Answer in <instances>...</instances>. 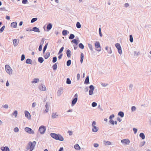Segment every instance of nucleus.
<instances>
[{"mask_svg":"<svg viewBox=\"0 0 151 151\" xmlns=\"http://www.w3.org/2000/svg\"><path fill=\"white\" fill-rule=\"evenodd\" d=\"M46 48H47V47H46V46H44V47L43 48V52H45V51L46 49Z\"/></svg>","mask_w":151,"mask_h":151,"instance_id":"60","label":"nucleus"},{"mask_svg":"<svg viewBox=\"0 0 151 151\" xmlns=\"http://www.w3.org/2000/svg\"><path fill=\"white\" fill-rule=\"evenodd\" d=\"M33 31H34L35 32H40V30L38 28H37L36 27H34L33 28L32 30Z\"/></svg>","mask_w":151,"mask_h":151,"instance_id":"18","label":"nucleus"},{"mask_svg":"<svg viewBox=\"0 0 151 151\" xmlns=\"http://www.w3.org/2000/svg\"><path fill=\"white\" fill-rule=\"evenodd\" d=\"M51 136L56 140H58L61 141L63 140V137L59 134H57L54 133H51L50 134Z\"/></svg>","mask_w":151,"mask_h":151,"instance_id":"1","label":"nucleus"},{"mask_svg":"<svg viewBox=\"0 0 151 151\" xmlns=\"http://www.w3.org/2000/svg\"><path fill=\"white\" fill-rule=\"evenodd\" d=\"M52 28V25L51 23H49L47 26V29L50 30Z\"/></svg>","mask_w":151,"mask_h":151,"instance_id":"20","label":"nucleus"},{"mask_svg":"<svg viewBox=\"0 0 151 151\" xmlns=\"http://www.w3.org/2000/svg\"><path fill=\"white\" fill-rule=\"evenodd\" d=\"M46 130V128L45 126H40L39 129V131L41 134H44Z\"/></svg>","mask_w":151,"mask_h":151,"instance_id":"4","label":"nucleus"},{"mask_svg":"<svg viewBox=\"0 0 151 151\" xmlns=\"http://www.w3.org/2000/svg\"><path fill=\"white\" fill-rule=\"evenodd\" d=\"M98 127L96 126L93 127L92 131L94 132H96L98 131Z\"/></svg>","mask_w":151,"mask_h":151,"instance_id":"19","label":"nucleus"},{"mask_svg":"<svg viewBox=\"0 0 151 151\" xmlns=\"http://www.w3.org/2000/svg\"><path fill=\"white\" fill-rule=\"evenodd\" d=\"M11 26L12 27L15 28L17 27V23L16 22H14L12 23L11 24Z\"/></svg>","mask_w":151,"mask_h":151,"instance_id":"15","label":"nucleus"},{"mask_svg":"<svg viewBox=\"0 0 151 151\" xmlns=\"http://www.w3.org/2000/svg\"><path fill=\"white\" fill-rule=\"evenodd\" d=\"M76 27L78 28H80L81 27V25L79 22H77L76 23Z\"/></svg>","mask_w":151,"mask_h":151,"instance_id":"30","label":"nucleus"},{"mask_svg":"<svg viewBox=\"0 0 151 151\" xmlns=\"http://www.w3.org/2000/svg\"><path fill=\"white\" fill-rule=\"evenodd\" d=\"M74 148L77 150H79L81 149L80 147L78 144H76L75 145Z\"/></svg>","mask_w":151,"mask_h":151,"instance_id":"17","label":"nucleus"},{"mask_svg":"<svg viewBox=\"0 0 151 151\" xmlns=\"http://www.w3.org/2000/svg\"><path fill=\"white\" fill-rule=\"evenodd\" d=\"M25 131L29 134H33L34 133L33 130L30 128L26 127L25 128Z\"/></svg>","mask_w":151,"mask_h":151,"instance_id":"7","label":"nucleus"},{"mask_svg":"<svg viewBox=\"0 0 151 151\" xmlns=\"http://www.w3.org/2000/svg\"><path fill=\"white\" fill-rule=\"evenodd\" d=\"M115 46L117 49L118 52L120 54H121L122 53V50L121 46L119 43H117L115 44Z\"/></svg>","mask_w":151,"mask_h":151,"instance_id":"6","label":"nucleus"},{"mask_svg":"<svg viewBox=\"0 0 151 151\" xmlns=\"http://www.w3.org/2000/svg\"><path fill=\"white\" fill-rule=\"evenodd\" d=\"M133 130L134 131L135 134H136L137 132V129L135 128H133Z\"/></svg>","mask_w":151,"mask_h":151,"instance_id":"52","label":"nucleus"},{"mask_svg":"<svg viewBox=\"0 0 151 151\" xmlns=\"http://www.w3.org/2000/svg\"><path fill=\"white\" fill-rule=\"evenodd\" d=\"M19 131V129L17 127L15 128L14 129V131L15 132H17Z\"/></svg>","mask_w":151,"mask_h":151,"instance_id":"47","label":"nucleus"},{"mask_svg":"<svg viewBox=\"0 0 151 151\" xmlns=\"http://www.w3.org/2000/svg\"><path fill=\"white\" fill-rule=\"evenodd\" d=\"M88 46L89 47V48L91 50H92V46L91 44H88Z\"/></svg>","mask_w":151,"mask_h":151,"instance_id":"50","label":"nucleus"},{"mask_svg":"<svg viewBox=\"0 0 151 151\" xmlns=\"http://www.w3.org/2000/svg\"><path fill=\"white\" fill-rule=\"evenodd\" d=\"M50 56V53L49 52H47L45 54V55L44 57L45 59H47Z\"/></svg>","mask_w":151,"mask_h":151,"instance_id":"23","label":"nucleus"},{"mask_svg":"<svg viewBox=\"0 0 151 151\" xmlns=\"http://www.w3.org/2000/svg\"><path fill=\"white\" fill-rule=\"evenodd\" d=\"M6 19L8 20H9L10 19V17L7 16H6Z\"/></svg>","mask_w":151,"mask_h":151,"instance_id":"64","label":"nucleus"},{"mask_svg":"<svg viewBox=\"0 0 151 151\" xmlns=\"http://www.w3.org/2000/svg\"><path fill=\"white\" fill-rule=\"evenodd\" d=\"M66 83L68 84H70L71 83V81L69 78H67L66 81Z\"/></svg>","mask_w":151,"mask_h":151,"instance_id":"36","label":"nucleus"},{"mask_svg":"<svg viewBox=\"0 0 151 151\" xmlns=\"http://www.w3.org/2000/svg\"><path fill=\"white\" fill-rule=\"evenodd\" d=\"M39 89L41 91H45L46 90V88L45 85H41L39 86Z\"/></svg>","mask_w":151,"mask_h":151,"instance_id":"12","label":"nucleus"},{"mask_svg":"<svg viewBox=\"0 0 151 151\" xmlns=\"http://www.w3.org/2000/svg\"><path fill=\"white\" fill-rule=\"evenodd\" d=\"M58 115H57V113H53L52 114V117L53 118H56L57 116Z\"/></svg>","mask_w":151,"mask_h":151,"instance_id":"35","label":"nucleus"},{"mask_svg":"<svg viewBox=\"0 0 151 151\" xmlns=\"http://www.w3.org/2000/svg\"><path fill=\"white\" fill-rule=\"evenodd\" d=\"M68 132L69 133L70 135H72V132L71 131H69Z\"/></svg>","mask_w":151,"mask_h":151,"instance_id":"63","label":"nucleus"},{"mask_svg":"<svg viewBox=\"0 0 151 151\" xmlns=\"http://www.w3.org/2000/svg\"><path fill=\"white\" fill-rule=\"evenodd\" d=\"M39 81V80L38 78H35L33 80L32 82V83H35L38 82Z\"/></svg>","mask_w":151,"mask_h":151,"instance_id":"25","label":"nucleus"},{"mask_svg":"<svg viewBox=\"0 0 151 151\" xmlns=\"http://www.w3.org/2000/svg\"><path fill=\"white\" fill-rule=\"evenodd\" d=\"M74 37H75V36L74 35H73V34H71L70 35L69 38L70 39L72 40V39H73L74 38Z\"/></svg>","mask_w":151,"mask_h":151,"instance_id":"33","label":"nucleus"},{"mask_svg":"<svg viewBox=\"0 0 151 151\" xmlns=\"http://www.w3.org/2000/svg\"><path fill=\"white\" fill-rule=\"evenodd\" d=\"M36 105V104L35 102H34L32 104V107H35V106Z\"/></svg>","mask_w":151,"mask_h":151,"instance_id":"59","label":"nucleus"},{"mask_svg":"<svg viewBox=\"0 0 151 151\" xmlns=\"http://www.w3.org/2000/svg\"><path fill=\"white\" fill-rule=\"evenodd\" d=\"M13 115H14L15 117H16L17 115V111H14L12 113Z\"/></svg>","mask_w":151,"mask_h":151,"instance_id":"34","label":"nucleus"},{"mask_svg":"<svg viewBox=\"0 0 151 151\" xmlns=\"http://www.w3.org/2000/svg\"><path fill=\"white\" fill-rule=\"evenodd\" d=\"M129 40L131 42H133V38L132 35H130L129 36Z\"/></svg>","mask_w":151,"mask_h":151,"instance_id":"40","label":"nucleus"},{"mask_svg":"<svg viewBox=\"0 0 151 151\" xmlns=\"http://www.w3.org/2000/svg\"><path fill=\"white\" fill-rule=\"evenodd\" d=\"M96 124V122L95 121H93L92 123V126L93 127L95 126V125Z\"/></svg>","mask_w":151,"mask_h":151,"instance_id":"56","label":"nucleus"},{"mask_svg":"<svg viewBox=\"0 0 151 151\" xmlns=\"http://www.w3.org/2000/svg\"><path fill=\"white\" fill-rule=\"evenodd\" d=\"M89 88V94L90 95H91L93 94V91L94 90V88L93 86L91 85L90 86Z\"/></svg>","mask_w":151,"mask_h":151,"instance_id":"8","label":"nucleus"},{"mask_svg":"<svg viewBox=\"0 0 151 151\" xmlns=\"http://www.w3.org/2000/svg\"><path fill=\"white\" fill-rule=\"evenodd\" d=\"M24 113L25 116L28 119H31V115L29 112L27 111H25Z\"/></svg>","mask_w":151,"mask_h":151,"instance_id":"10","label":"nucleus"},{"mask_svg":"<svg viewBox=\"0 0 151 151\" xmlns=\"http://www.w3.org/2000/svg\"><path fill=\"white\" fill-rule=\"evenodd\" d=\"M5 28V26H3L0 29V32H2L4 30Z\"/></svg>","mask_w":151,"mask_h":151,"instance_id":"44","label":"nucleus"},{"mask_svg":"<svg viewBox=\"0 0 151 151\" xmlns=\"http://www.w3.org/2000/svg\"><path fill=\"white\" fill-rule=\"evenodd\" d=\"M83 58H84L83 54L82 53L81 55V60H80V61H81V63H83Z\"/></svg>","mask_w":151,"mask_h":151,"instance_id":"22","label":"nucleus"},{"mask_svg":"<svg viewBox=\"0 0 151 151\" xmlns=\"http://www.w3.org/2000/svg\"><path fill=\"white\" fill-rule=\"evenodd\" d=\"M42 50V45H40L39 47V50L41 51Z\"/></svg>","mask_w":151,"mask_h":151,"instance_id":"55","label":"nucleus"},{"mask_svg":"<svg viewBox=\"0 0 151 151\" xmlns=\"http://www.w3.org/2000/svg\"><path fill=\"white\" fill-rule=\"evenodd\" d=\"M79 47L80 48L82 49H83L84 47L83 45L81 43L79 44Z\"/></svg>","mask_w":151,"mask_h":151,"instance_id":"38","label":"nucleus"},{"mask_svg":"<svg viewBox=\"0 0 151 151\" xmlns=\"http://www.w3.org/2000/svg\"><path fill=\"white\" fill-rule=\"evenodd\" d=\"M71 63V61L70 60H68L67 62V65L68 66H69L70 65Z\"/></svg>","mask_w":151,"mask_h":151,"instance_id":"37","label":"nucleus"},{"mask_svg":"<svg viewBox=\"0 0 151 151\" xmlns=\"http://www.w3.org/2000/svg\"><path fill=\"white\" fill-rule=\"evenodd\" d=\"M94 146L96 147H98L99 146V145L97 143L94 144Z\"/></svg>","mask_w":151,"mask_h":151,"instance_id":"57","label":"nucleus"},{"mask_svg":"<svg viewBox=\"0 0 151 151\" xmlns=\"http://www.w3.org/2000/svg\"><path fill=\"white\" fill-rule=\"evenodd\" d=\"M38 60L39 62L40 63H42L44 60L43 58L42 57H39L38 58Z\"/></svg>","mask_w":151,"mask_h":151,"instance_id":"29","label":"nucleus"},{"mask_svg":"<svg viewBox=\"0 0 151 151\" xmlns=\"http://www.w3.org/2000/svg\"><path fill=\"white\" fill-rule=\"evenodd\" d=\"M3 106L5 108H7L8 107V106L7 104Z\"/></svg>","mask_w":151,"mask_h":151,"instance_id":"62","label":"nucleus"},{"mask_svg":"<svg viewBox=\"0 0 151 151\" xmlns=\"http://www.w3.org/2000/svg\"><path fill=\"white\" fill-rule=\"evenodd\" d=\"M89 83V79L88 76H87L85 81V83L86 84H88Z\"/></svg>","mask_w":151,"mask_h":151,"instance_id":"27","label":"nucleus"},{"mask_svg":"<svg viewBox=\"0 0 151 151\" xmlns=\"http://www.w3.org/2000/svg\"><path fill=\"white\" fill-rule=\"evenodd\" d=\"M25 58V56L24 54L22 55L21 56V60L23 61V60Z\"/></svg>","mask_w":151,"mask_h":151,"instance_id":"49","label":"nucleus"},{"mask_svg":"<svg viewBox=\"0 0 151 151\" xmlns=\"http://www.w3.org/2000/svg\"><path fill=\"white\" fill-rule=\"evenodd\" d=\"M44 42V40L43 39H42L41 40L40 45H42Z\"/></svg>","mask_w":151,"mask_h":151,"instance_id":"45","label":"nucleus"},{"mask_svg":"<svg viewBox=\"0 0 151 151\" xmlns=\"http://www.w3.org/2000/svg\"><path fill=\"white\" fill-rule=\"evenodd\" d=\"M80 76L79 74H78L77 75V78L78 80H79L80 79Z\"/></svg>","mask_w":151,"mask_h":151,"instance_id":"58","label":"nucleus"},{"mask_svg":"<svg viewBox=\"0 0 151 151\" xmlns=\"http://www.w3.org/2000/svg\"><path fill=\"white\" fill-rule=\"evenodd\" d=\"M114 115H113V114H112V115H111L110 116V117H109V118L110 119H111L114 118Z\"/></svg>","mask_w":151,"mask_h":151,"instance_id":"61","label":"nucleus"},{"mask_svg":"<svg viewBox=\"0 0 151 151\" xmlns=\"http://www.w3.org/2000/svg\"><path fill=\"white\" fill-rule=\"evenodd\" d=\"M104 145H110L111 144V143L110 142L106 141H104Z\"/></svg>","mask_w":151,"mask_h":151,"instance_id":"21","label":"nucleus"},{"mask_svg":"<svg viewBox=\"0 0 151 151\" xmlns=\"http://www.w3.org/2000/svg\"><path fill=\"white\" fill-rule=\"evenodd\" d=\"M97 104L95 102H93L92 104V106L93 107H94L97 106Z\"/></svg>","mask_w":151,"mask_h":151,"instance_id":"46","label":"nucleus"},{"mask_svg":"<svg viewBox=\"0 0 151 151\" xmlns=\"http://www.w3.org/2000/svg\"><path fill=\"white\" fill-rule=\"evenodd\" d=\"M118 115L120 116L121 117H123L124 116V113L122 111L119 112L118 114Z\"/></svg>","mask_w":151,"mask_h":151,"instance_id":"26","label":"nucleus"},{"mask_svg":"<svg viewBox=\"0 0 151 151\" xmlns=\"http://www.w3.org/2000/svg\"><path fill=\"white\" fill-rule=\"evenodd\" d=\"M57 65L56 63L54 64L52 66L53 69L54 70H55L57 69Z\"/></svg>","mask_w":151,"mask_h":151,"instance_id":"28","label":"nucleus"},{"mask_svg":"<svg viewBox=\"0 0 151 151\" xmlns=\"http://www.w3.org/2000/svg\"><path fill=\"white\" fill-rule=\"evenodd\" d=\"M110 122L112 124H114V121L112 119H110Z\"/></svg>","mask_w":151,"mask_h":151,"instance_id":"53","label":"nucleus"},{"mask_svg":"<svg viewBox=\"0 0 151 151\" xmlns=\"http://www.w3.org/2000/svg\"><path fill=\"white\" fill-rule=\"evenodd\" d=\"M75 98L72 101V104L73 105L76 104L77 101V94H76L75 95Z\"/></svg>","mask_w":151,"mask_h":151,"instance_id":"11","label":"nucleus"},{"mask_svg":"<svg viewBox=\"0 0 151 151\" xmlns=\"http://www.w3.org/2000/svg\"><path fill=\"white\" fill-rule=\"evenodd\" d=\"M31 62H32V60L29 59H27L26 60V63H27V64H29V63L30 64Z\"/></svg>","mask_w":151,"mask_h":151,"instance_id":"32","label":"nucleus"},{"mask_svg":"<svg viewBox=\"0 0 151 151\" xmlns=\"http://www.w3.org/2000/svg\"><path fill=\"white\" fill-rule=\"evenodd\" d=\"M5 70L6 72L9 74L12 73V70L10 67L7 65H5Z\"/></svg>","mask_w":151,"mask_h":151,"instance_id":"3","label":"nucleus"},{"mask_svg":"<svg viewBox=\"0 0 151 151\" xmlns=\"http://www.w3.org/2000/svg\"><path fill=\"white\" fill-rule=\"evenodd\" d=\"M27 1V0H22V3L23 4H26Z\"/></svg>","mask_w":151,"mask_h":151,"instance_id":"54","label":"nucleus"},{"mask_svg":"<svg viewBox=\"0 0 151 151\" xmlns=\"http://www.w3.org/2000/svg\"><path fill=\"white\" fill-rule=\"evenodd\" d=\"M68 31L65 30H64L62 32V34L63 35H65L67 34Z\"/></svg>","mask_w":151,"mask_h":151,"instance_id":"31","label":"nucleus"},{"mask_svg":"<svg viewBox=\"0 0 151 151\" xmlns=\"http://www.w3.org/2000/svg\"><path fill=\"white\" fill-rule=\"evenodd\" d=\"M95 47L96 49V50L98 51H100L101 50L100 44L99 42H96L95 43Z\"/></svg>","mask_w":151,"mask_h":151,"instance_id":"5","label":"nucleus"},{"mask_svg":"<svg viewBox=\"0 0 151 151\" xmlns=\"http://www.w3.org/2000/svg\"><path fill=\"white\" fill-rule=\"evenodd\" d=\"M72 42L73 43L76 44V45H77L78 44V43L77 42V40L76 39H74L72 41Z\"/></svg>","mask_w":151,"mask_h":151,"instance_id":"39","label":"nucleus"},{"mask_svg":"<svg viewBox=\"0 0 151 151\" xmlns=\"http://www.w3.org/2000/svg\"><path fill=\"white\" fill-rule=\"evenodd\" d=\"M57 61V58L56 57H54L53 58L52 62L55 63Z\"/></svg>","mask_w":151,"mask_h":151,"instance_id":"42","label":"nucleus"},{"mask_svg":"<svg viewBox=\"0 0 151 151\" xmlns=\"http://www.w3.org/2000/svg\"><path fill=\"white\" fill-rule=\"evenodd\" d=\"M139 136L141 137L142 139H143L145 138V136L144 134L142 133H140Z\"/></svg>","mask_w":151,"mask_h":151,"instance_id":"24","label":"nucleus"},{"mask_svg":"<svg viewBox=\"0 0 151 151\" xmlns=\"http://www.w3.org/2000/svg\"><path fill=\"white\" fill-rule=\"evenodd\" d=\"M62 56H63V54H60L58 57V58L59 59V60L60 59L62 58Z\"/></svg>","mask_w":151,"mask_h":151,"instance_id":"51","label":"nucleus"},{"mask_svg":"<svg viewBox=\"0 0 151 151\" xmlns=\"http://www.w3.org/2000/svg\"><path fill=\"white\" fill-rule=\"evenodd\" d=\"M19 42V40L18 39H14L13 40V44L14 46H17Z\"/></svg>","mask_w":151,"mask_h":151,"instance_id":"13","label":"nucleus"},{"mask_svg":"<svg viewBox=\"0 0 151 151\" xmlns=\"http://www.w3.org/2000/svg\"><path fill=\"white\" fill-rule=\"evenodd\" d=\"M66 54L67 55V56L68 58H70V57L71 55V51H70L68 49L66 52Z\"/></svg>","mask_w":151,"mask_h":151,"instance_id":"16","label":"nucleus"},{"mask_svg":"<svg viewBox=\"0 0 151 151\" xmlns=\"http://www.w3.org/2000/svg\"><path fill=\"white\" fill-rule=\"evenodd\" d=\"M121 142L122 143L125 145H128L130 143V141L128 139H125L122 140Z\"/></svg>","mask_w":151,"mask_h":151,"instance_id":"9","label":"nucleus"},{"mask_svg":"<svg viewBox=\"0 0 151 151\" xmlns=\"http://www.w3.org/2000/svg\"><path fill=\"white\" fill-rule=\"evenodd\" d=\"M1 149L2 151H9V148L7 147H1Z\"/></svg>","mask_w":151,"mask_h":151,"instance_id":"14","label":"nucleus"},{"mask_svg":"<svg viewBox=\"0 0 151 151\" xmlns=\"http://www.w3.org/2000/svg\"><path fill=\"white\" fill-rule=\"evenodd\" d=\"M36 144V142L34 141L33 142H29L28 143L27 149L29 150V151H32L34 148Z\"/></svg>","mask_w":151,"mask_h":151,"instance_id":"2","label":"nucleus"},{"mask_svg":"<svg viewBox=\"0 0 151 151\" xmlns=\"http://www.w3.org/2000/svg\"><path fill=\"white\" fill-rule=\"evenodd\" d=\"M64 49V47H62L60 50L58 52V54H59L60 53H61L63 51Z\"/></svg>","mask_w":151,"mask_h":151,"instance_id":"43","label":"nucleus"},{"mask_svg":"<svg viewBox=\"0 0 151 151\" xmlns=\"http://www.w3.org/2000/svg\"><path fill=\"white\" fill-rule=\"evenodd\" d=\"M136 109V108L135 106H133L132 107L131 110L132 111H135Z\"/></svg>","mask_w":151,"mask_h":151,"instance_id":"48","label":"nucleus"},{"mask_svg":"<svg viewBox=\"0 0 151 151\" xmlns=\"http://www.w3.org/2000/svg\"><path fill=\"white\" fill-rule=\"evenodd\" d=\"M37 18H33L31 21V23H33L36 21H37Z\"/></svg>","mask_w":151,"mask_h":151,"instance_id":"41","label":"nucleus"}]
</instances>
